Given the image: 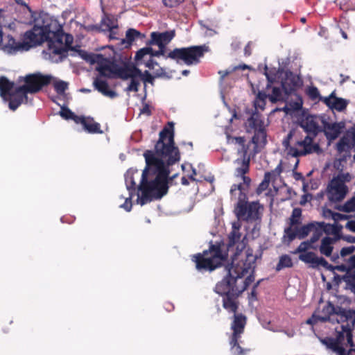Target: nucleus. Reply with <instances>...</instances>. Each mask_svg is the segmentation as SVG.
I'll return each instance as SVG.
<instances>
[{"mask_svg":"<svg viewBox=\"0 0 355 355\" xmlns=\"http://www.w3.org/2000/svg\"><path fill=\"white\" fill-rule=\"evenodd\" d=\"M159 132L154 150L144 153L146 166L138 185L137 203L142 205L161 199L168 192L169 166L178 162L180 153L174 142L173 123L168 122Z\"/></svg>","mask_w":355,"mask_h":355,"instance_id":"f257e3e1","label":"nucleus"},{"mask_svg":"<svg viewBox=\"0 0 355 355\" xmlns=\"http://www.w3.org/2000/svg\"><path fill=\"white\" fill-rule=\"evenodd\" d=\"M45 41L48 48L42 51L44 58L58 63L67 58L73 37L63 32L57 20L44 14L40 15L33 28L25 33L23 42H16L8 35L0 44V49L8 54H14L19 51H28Z\"/></svg>","mask_w":355,"mask_h":355,"instance_id":"f03ea898","label":"nucleus"},{"mask_svg":"<svg viewBox=\"0 0 355 355\" xmlns=\"http://www.w3.org/2000/svg\"><path fill=\"white\" fill-rule=\"evenodd\" d=\"M255 258L252 254L236 253L232 257L231 265L225 267L227 275L216 284L215 292L220 295H239L245 291V287L239 288L238 282L253 270Z\"/></svg>","mask_w":355,"mask_h":355,"instance_id":"7ed1b4c3","label":"nucleus"},{"mask_svg":"<svg viewBox=\"0 0 355 355\" xmlns=\"http://www.w3.org/2000/svg\"><path fill=\"white\" fill-rule=\"evenodd\" d=\"M301 126L306 133V136H305L303 140H296L293 142V145H291V142L293 141V132L290 131L282 141L285 153L287 155L293 157L313 153H319L321 151L319 145L313 143V139L320 132L319 125L312 117H310L306 118L302 122Z\"/></svg>","mask_w":355,"mask_h":355,"instance_id":"20e7f679","label":"nucleus"},{"mask_svg":"<svg viewBox=\"0 0 355 355\" xmlns=\"http://www.w3.org/2000/svg\"><path fill=\"white\" fill-rule=\"evenodd\" d=\"M243 182L233 184L230 189L232 198H236L238 202L234 208V213L239 220L254 222L261 218L259 212L262 207L258 202H248L245 191L248 189L251 182L249 177H241Z\"/></svg>","mask_w":355,"mask_h":355,"instance_id":"39448f33","label":"nucleus"},{"mask_svg":"<svg viewBox=\"0 0 355 355\" xmlns=\"http://www.w3.org/2000/svg\"><path fill=\"white\" fill-rule=\"evenodd\" d=\"M81 57L91 64H97L96 70L101 76L128 80L134 75H142L141 71L135 66H120L102 54L83 52Z\"/></svg>","mask_w":355,"mask_h":355,"instance_id":"423d86ee","label":"nucleus"},{"mask_svg":"<svg viewBox=\"0 0 355 355\" xmlns=\"http://www.w3.org/2000/svg\"><path fill=\"white\" fill-rule=\"evenodd\" d=\"M52 79L50 75H42L40 73H32L24 78V85L17 87L16 93L12 95L9 108L15 111L21 103H28V94H35L43 87L48 85Z\"/></svg>","mask_w":355,"mask_h":355,"instance_id":"0eeeda50","label":"nucleus"},{"mask_svg":"<svg viewBox=\"0 0 355 355\" xmlns=\"http://www.w3.org/2000/svg\"><path fill=\"white\" fill-rule=\"evenodd\" d=\"M209 51V47L206 44L191 46L184 48H175L171 51L166 58L175 60L178 64L196 65L200 62L205 53Z\"/></svg>","mask_w":355,"mask_h":355,"instance_id":"6e6552de","label":"nucleus"},{"mask_svg":"<svg viewBox=\"0 0 355 355\" xmlns=\"http://www.w3.org/2000/svg\"><path fill=\"white\" fill-rule=\"evenodd\" d=\"M225 257L219 245H211L208 251L193 256V261L198 270L212 271L221 265Z\"/></svg>","mask_w":355,"mask_h":355,"instance_id":"1a4fd4ad","label":"nucleus"},{"mask_svg":"<svg viewBox=\"0 0 355 355\" xmlns=\"http://www.w3.org/2000/svg\"><path fill=\"white\" fill-rule=\"evenodd\" d=\"M350 180L349 173L338 175L334 178L327 189V195L329 201L332 202H338L343 200L348 191V188L345 184V182Z\"/></svg>","mask_w":355,"mask_h":355,"instance_id":"9d476101","label":"nucleus"},{"mask_svg":"<svg viewBox=\"0 0 355 355\" xmlns=\"http://www.w3.org/2000/svg\"><path fill=\"white\" fill-rule=\"evenodd\" d=\"M246 126L248 131L253 130L254 132L252 142L256 146L266 143V132L262 116L258 111H254L247 119Z\"/></svg>","mask_w":355,"mask_h":355,"instance_id":"9b49d317","label":"nucleus"},{"mask_svg":"<svg viewBox=\"0 0 355 355\" xmlns=\"http://www.w3.org/2000/svg\"><path fill=\"white\" fill-rule=\"evenodd\" d=\"M338 316L339 319L336 318V320L338 323H342V324L340 329L336 328L337 335L334 340H336L337 343H341L348 332V329H354V327L355 311L343 309L338 314Z\"/></svg>","mask_w":355,"mask_h":355,"instance_id":"f8f14e48","label":"nucleus"},{"mask_svg":"<svg viewBox=\"0 0 355 355\" xmlns=\"http://www.w3.org/2000/svg\"><path fill=\"white\" fill-rule=\"evenodd\" d=\"M232 140L240 146L238 149V153L241 156V159H237L235 161V163L241 165L236 168L235 175L237 178L246 177L245 174L248 172L250 165V157L248 155V147L245 145V141L244 137H236Z\"/></svg>","mask_w":355,"mask_h":355,"instance_id":"ddd939ff","label":"nucleus"},{"mask_svg":"<svg viewBox=\"0 0 355 355\" xmlns=\"http://www.w3.org/2000/svg\"><path fill=\"white\" fill-rule=\"evenodd\" d=\"M138 175V170L137 168H130L125 174V183L126 189L128 191V196L125 197L121 196V198L125 199V202L120 205L121 208L124 209L126 211H130L132 209V198L136 193V182L135 180V175Z\"/></svg>","mask_w":355,"mask_h":355,"instance_id":"4468645a","label":"nucleus"},{"mask_svg":"<svg viewBox=\"0 0 355 355\" xmlns=\"http://www.w3.org/2000/svg\"><path fill=\"white\" fill-rule=\"evenodd\" d=\"M343 309H340L339 312H337L336 308L330 302H327L322 308L321 311H315L309 318L306 323L310 325H315L318 322H325L331 320V317L336 315V319L338 318V314Z\"/></svg>","mask_w":355,"mask_h":355,"instance_id":"2eb2a0df","label":"nucleus"},{"mask_svg":"<svg viewBox=\"0 0 355 355\" xmlns=\"http://www.w3.org/2000/svg\"><path fill=\"white\" fill-rule=\"evenodd\" d=\"M175 35V30L166 31L164 32H152L150 40L148 42L149 45H157L166 46Z\"/></svg>","mask_w":355,"mask_h":355,"instance_id":"dca6fc26","label":"nucleus"},{"mask_svg":"<svg viewBox=\"0 0 355 355\" xmlns=\"http://www.w3.org/2000/svg\"><path fill=\"white\" fill-rule=\"evenodd\" d=\"M300 260L306 263H310L312 268H317L320 266L325 269L333 270L334 267L329 264V263L322 257H318L314 252H309L304 254H300L299 256Z\"/></svg>","mask_w":355,"mask_h":355,"instance_id":"f3484780","label":"nucleus"},{"mask_svg":"<svg viewBox=\"0 0 355 355\" xmlns=\"http://www.w3.org/2000/svg\"><path fill=\"white\" fill-rule=\"evenodd\" d=\"M300 260L306 263H310L312 268H317L320 266L325 269L333 270L334 267L329 264V263L322 257H318L314 252H309L304 254H300L299 256Z\"/></svg>","mask_w":355,"mask_h":355,"instance_id":"a211bd4d","label":"nucleus"},{"mask_svg":"<svg viewBox=\"0 0 355 355\" xmlns=\"http://www.w3.org/2000/svg\"><path fill=\"white\" fill-rule=\"evenodd\" d=\"M320 101L323 102L331 110H335L338 112L345 110L349 103V101L336 97L335 92H332L328 96L320 97Z\"/></svg>","mask_w":355,"mask_h":355,"instance_id":"6ab92c4d","label":"nucleus"},{"mask_svg":"<svg viewBox=\"0 0 355 355\" xmlns=\"http://www.w3.org/2000/svg\"><path fill=\"white\" fill-rule=\"evenodd\" d=\"M17 88H15V83L10 81L7 78L4 76L0 78V95L4 101L8 103V105L12 95L16 93Z\"/></svg>","mask_w":355,"mask_h":355,"instance_id":"aec40b11","label":"nucleus"},{"mask_svg":"<svg viewBox=\"0 0 355 355\" xmlns=\"http://www.w3.org/2000/svg\"><path fill=\"white\" fill-rule=\"evenodd\" d=\"M320 342L328 350L336 354V355H350L352 352L351 349L346 350L341 345V343H337L336 340H334V338L325 337L320 339Z\"/></svg>","mask_w":355,"mask_h":355,"instance_id":"412c9836","label":"nucleus"},{"mask_svg":"<svg viewBox=\"0 0 355 355\" xmlns=\"http://www.w3.org/2000/svg\"><path fill=\"white\" fill-rule=\"evenodd\" d=\"M246 323V318L243 314H234V320L232 324V329L233 334V341L236 340V338H239L241 334L243 332V329Z\"/></svg>","mask_w":355,"mask_h":355,"instance_id":"4be33fe9","label":"nucleus"},{"mask_svg":"<svg viewBox=\"0 0 355 355\" xmlns=\"http://www.w3.org/2000/svg\"><path fill=\"white\" fill-rule=\"evenodd\" d=\"M94 86L96 90L110 98H114L118 96L116 92L108 89V84L107 81L103 80L101 78H96L94 80Z\"/></svg>","mask_w":355,"mask_h":355,"instance_id":"5701e85b","label":"nucleus"},{"mask_svg":"<svg viewBox=\"0 0 355 355\" xmlns=\"http://www.w3.org/2000/svg\"><path fill=\"white\" fill-rule=\"evenodd\" d=\"M341 125L337 123H324V131L329 139H336L340 134Z\"/></svg>","mask_w":355,"mask_h":355,"instance_id":"b1692460","label":"nucleus"},{"mask_svg":"<svg viewBox=\"0 0 355 355\" xmlns=\"http://www.w3.org/2000/svg\"><path fill=\"white\" fill-rule=\"evenodd\" d=\"M241 225L239 222L232 223V230L228 236V248L234 246L241 241V234L240 232Z\"/></svg>","mask_w":355,"mask_h":355,"instance_id":"393cba45","label":"nucleus"},{"mask_svg":"<svg viewBox=\"0 0 355 355\" xmlns=\"http://www.w3.org/2000/svg\"><path fill=\"white\" fill-rule=\"evenodd\" d=\"M223 296V306L224 309L228 312L235 314L238 308L236 298L239 295H225Z\"/></svg>","mask_w":355,"mask_h":355,"instance_id":"a878e982","label":"nucleus"},{"mask_svg":"<svg viewBox=\"0 0 355 355\" xmlns=\"http://www.w3.org/2000/svg\"><path fill=\"white\" fill-rule=\"evenodd\" d=\"M335 242V239L329 236H325L322 238L321 241V245L319 248L320 252L326 256L330 257L333 251V244Z\"/></svg>","mask_w":355,"mask_h":355,"instance_id":"bb28decb","label":"nucleus"},{"mask_svg":"<svg viewBox=\"0 0 355 355\" xmlns=\"http://www.w3.org/2000/svg\"><path fill=\"white\" fill-rule=\"evenodd\" d=\"M352 132H349L336 144V149L339 153L347 152L353 148Z\"/></svg>","mask_w":355,"mask_h":355,"instance_id":"cd10ccee","label":"nucleus"},{"mask_svg":"<svg viewBox=\"0 0 355 355\" xmlns=\"http://www.w3.org/2000/svg\"><path fill=\"white\" fill-rule=\"evenodd\" d=\"M324 227V223H310L309 224L302 225V227L297 228L298 239H303L306 237L309 233L314 231L315 226Z\"/></svg>","mask_w":355,"mask_h":355,"instance_id":"c85d7f7f","label":"nucleus"},{"mask_svg":"<svg viewBox=\"0 0 355 355\" xmlns=\"http://www.w3.org/2000/svg\"><path fill=\"white\" fill-rule=\"evenodd\" d=\"M84 129L89 133H102L103 131L101 130V125L98 123L94 121L92 118H87L85 123L83 125Z\"/></svg>","mask_w":355,"mask_h":355,"instance_id":"c756f323","label":"nucleus"},{"mask_svg":"<svg viewBox=\"0 0 355 355\" xmlns=\"http://www.w3.org/2000/svg\"><path fill=\"white\" fill-rule=\"evenodd\" d=\"M100 26L103 31H106L113 28H118V24L113 18L110 17L107 15L104 14L101 19Z\"/></svg>","mask_w":355,"mask_h":355,"instance_id":"7c9ffc66","label":"nucleus"},{"mask_svg":"<svg viewBox=\"0 0 355 355\" xmlns=\"http://www.w3.org/2000/svg\"><path fill=\"white\" fill-rule=\"evenodd\" d=\"M267 98H268V94H266L265 92H259L254 101V107L255 108L254 111H257L258 110H263L265 109Z\"/></svg>","mask_w":355,"mask_h":355,"instance_id":"2f4dec72","label":"nucleus"},{"mask_svg":"<svg viewBox=\"0 0 355 355\" xmlns=\"http://www.w3.org/2000/svg\"><path fill=\"white\" fill-rule=\"evenodd\" d=\"M293 266V261L291 257L288 254L282 255L279 257V262L276 266L275 270L280 271L285 268H291Z\"/></svg>","mask_w":355,"mask_h":355,"instance_id":"473e14b6","label":"nucleus"},{"mask_svg":"<svg viewBox=\"0 0 355 355\" xmlns=\"http://www.w3.org/2000/svg\"><path fill=\"white\" fill-rule=\"evenodd\" d=\"M153 52V49L150 46L144 47L141 49H139L135 55V60L136 61L137 64L139 65L142 64V59L146 55H150V53Z\"/></svg>","mask_w":355,"mask_h":355,"instance_id":"72a5a7b5","label":"nucleus"},{"mask_svg":"<svg viewBox=\"0 0 355 355\" xmlns=\"http://www.w3.org/2000/svg\"><path fill=\"white\" fill-rule=\"evenodd\" d=\"M139 37H144V35L141 34L139 31L134 28H129L126 31L125 39L128 44H131L132 42H134L135 40Z\"/></svg>","mask_w":355,"mask_h":355,"instance_id":"f704fd0d","label":"nucleus"},{"mask_svg":"<svg viewBox=\"0 0 355 355\" xmlns=\"http://www.w3.org/2000/svg\"><path fill=\"white\" fill-rule=\"evenodd\" d=\"M268 98L273 103L282 101L283 99L282 89L278 87H273L272 94H268Z\"/></svg>","mask_w":355,"mask_h":355,"instance_id":"c9c22d12","label":"nucleus"},{"mask_svg":"<svg viewBox=\"0 0 355 355\" xmlns=\"http://www.w3.org/2000/svg\"><path fill=\"white\" fill-rule=\"evenodd\" d=\"M142 75H134L132 77H131L130 83L129 85L125 89L126 92H138L139 90V85H140V80L139 78H141Z\"/></svg>","mask_w":355,"mask_h":355,"instance_id":"e433bc0d","label":"nucleus"},{"mask_svg":"<svg viewBox=\"0 0 355 355\" xmlns=\"http://www.w3.org/2000/svg\"><path fill=\"white\" fill-rule=\"evenodd\" d=\"M238 339L239 338H236V340L233 341V337L231 338L230 345L232 354V355H244L248 350L241 348L238 344Z\"/></svg>","mask_w":355,"mask_h":355,"instance_id":"4c0bfd02","label":"nucleus"},{"mask_svg":"<svg viewBox=\"0 0 355 355\" xmlns=\"http://www.w3.org/2000/svg\"><path fill=\"white\" fill-rule=\"evenodd\" d=\"M292 225L285 228L284 234V241H287L288 243H291L293 241L296 237L298 238L297 231L293 230L291 227Z\"/></svg>","mask_w":355,"mask_h":355,"instance_id":"58836bf2","label":"nucleus"},{"mask_svg":"<svg viewBox=\"0 0 355 355\" xmlns=\"http://www.w3.org/2000/svg\"><path fill=\"white\" fill-rule=\"evenodd\" d=\"M270 177H271L270 173L268 172V173H265L264 178H263V181L259 184V185L257 188L258 193H261L262 191H263L268 187L269 183L270 182Z\"/></svg>","mask_w":355,"mask_h":355,"instance_id":"ea45409f","label":"nucleus"},{"mask_svg":"<svg viewBox=\"0 0 355 355\" xmlns=\"http://www.w3.org/2000/svg\"><path fill=\"white\" fill-rule=\"evenodd\" d=\"M54 89L58 94L62 95L68 89V83L63 80L55 81L54 83Z\"/></svg>","mask_w":355,"mask_h":355,"instance_id":"a19ab883","label":"nucleus"},{"mask_svg":"<svg viewBox=\"0 0 355 355\" xmlns=\"http://www.w3.org/2000/svg\"><path fill=\"white\" fill-rule=\"evenodd\" d=\"M302 215V210L300 208H295L293 210L291 217L290 218L291 225H297L300 223V218Z\"/></svg>","mask_w":355,"mask_h":355,"instance_id":"79ce46f5","label":"nucleus"},{"mask_svg":"<svg viewBox=\"0 0 355 355\" xmlns=\"http://www.w3.org/2000/svg\"><path fill=\"white\" fill-rule=\"evenodd\" d=\"M243 277H241V279L238 282L239 288L245 287V291L249 286L250 284L252 283L254 280V276L250 273L244 280L243 279Z\"/></svg>","mask_w":355,"mask_h":355,"instance_id":"37998d69","label":"nucleus"},{"mask_svg":"<svg viewBox=\"0 0 355 355\" xmlns=\"http://www.w3.org/2000/svg\"><path fill=\"white\" fill-rule=\"evenodd\" d=\"M307 94L309 96V98L313 101H315L318 98L319 99V101H320V97H322L320 95L318 89L315 87H309L307 89Z\"/></svg>","mask_w":355,"mask_h":355,"instance_id":"c03bdc74","label":"nucleus"},{"mask_svg":"<svg viewBox=\"0 0 355 355\" xmlns=\"http://www.w3.org/2000/svg\"><path fill=\"white\" fill-rule=\"evenodd\" d=\"M259 322H261L262 327L264 329H268L272 331H278L277 328L276 327H275V325L271 323L270 320H268L261 318V317H260L259 318Z\"/></svg>","mask_w":355,"mask_h":355,"instance_id":"a18cd8bd","label":"nucleus"},{"mask_svg":"<svg viewBox=\"0 0 355 355\" xmlns=\"http://www.w3.org/2000/svg\"><path fill=\"white\" fill-rule=\"evenodd\" d=\"M313 235L311 236V239L309 240H308V241L310 242L311 245L315 243L320 239V237L321 236V235L322 234V231L321 228L318 229L316 226H315V229L314 230V231H313Z\"/></svg>","mask_w":355,"mask_h":355,"instance_id":"49530a36","label":"nucleus"},{"mask_svg":"<svg viewBox=\"0 0 355 355\" xmlns=\"http://www.w3.org/2000/svg\"><path fill=\"white\" fill-rule=\"evenodd\" d=\"M311 248H313L310 244V242L308 241L302 242L297 248L296 249L295 253L297 252H303L302 254L306 253V250Z\"/></svg>","mask_w":355,"mask_h":355,"instance_id":"de8ad7c7","label":"nucleus"},{"mask_svg":"<svg viewBox=\"0 0 355 355\" xmlns=\"http://www.w3.org/2000/svg\"><path fill=\"white\" fill-rule=\"evenodd\" d=\"M60 114L64 119L69 120L73 119L75 114L68 108L62 107Z\"/></svg>","mask_w":355,"mask_h":355,"instance_id":"09e8293b","label":"nucleus"},{"mask_svg":"<svg viewBox=\"0 0 355 355\" xmlns=\"http://www.w3.org/2000/svg\"><path fill=\"white\" fill-rule=\"evenodd\" d=\"M164 6L168 8H174L179 6L184 0H162Z\"/></svg>","mask_w":355,"mask_h":355,"instance_id":"8fccbe9b","label":"nucleus"},{"mask_svg":"<svg viewBox=\"0 0 355 355\" xmlns=\"http://www.w3.org/2000/svg\"><path fill=\"white\" fill-rule=\"evenodd\" d=\"M354 250L355 247L354 245L343 248L340 250V256L345 257L347 255L352 254L354 252Z\"/></svg>","mask_w":355,"mask_h":355,"instance_id":"3c124183","label":"nucleus"},{"mask_svg":"<svg viewBox=\"0 0 355 355\" xmlns=\"http://www.w3.org/2000/svg\"><path fill=\"white\" fill-rule=\"evenodd\" d=\"M159 50L153 51L150 53V57H159L161 55L164 56L166 52V46H158Z\"/></svg>","mask_w":355,"mask_h":355,"instance_id":"603ef678","label":"nucleus"},{"mask_svg":"<svg viewBox=\"0 0 355 355\" xmlns=\"http://www.w3.org/2000/svg\"><path fill=\"white\" fill-rule=\"evenodd\" d=\"M353 329H348V332H347V334L346 335V338H347V342L348 345L351 347L354 348L355 347V345H354V343L353 341V335H352Z\"/></svg>","mask_w":355,"mask_h":355,"instance_id":"864d4df0","label":"nucleus"},{"mask_svg":"<svg viewBox=\"0 0 355 355\" xmlns=\"http://www.w3.org/2000/svg\"><path fill=\"white\" fill-rule=\"evenodd\" d=\"M144 82L152 83L153 78L151 74L148 71H145L144 73H142V76Z\"/></svg>","mask_w":355,"mask_h":355,"instance_id":"5fc2aeb1","label":"nucleus"},{"mask_svg":"<svg viewBox=\"0 0 355 355\" xmlns=\"http://www.w3.org/2000/svg\"><path fill=\"white\" fill-rule=\"evenodd\" d=\"M218 73L220 75V85H223L225 77L227 76L230 73V71H229V70L219 71Z\"/></svg>","mask_w":355,"mask_h":355,"instance_id":"6e6d98bb","label":"nucleus"},{"mask_svg":"<svg viewBox=\"0 0 355 355\" xmlns=\"http://www.w3.org/2000/svg\"><path fill=\"white\" fill-rule=\"evenodd\" d=\"M118 28H113L112 29H109L107 30V31H109V37L110 40H117L118 37L116 36L117 35V31H116V29Z\"/></svg>","mask_w":355,"mask_h":355,"instance_id":"4d7b16f0","label":"nucleus"},{"mask_svg":"<svg viewBox=\"0 0 355 355\" xmlns=\"http://www.w3.org/2000/svg\"><path fill=\"white\" fill-rule=\"evenodd\" d=\"M155 65H157V62L153 60L151 58L146 62H145V66L150 69H154Z\"/></svg>","mask_w":355,"mask_h":355,"instance_id":"13d9d810","label":"nucleus"},{"mask_svg":"<svg viewBox=\"0 0 355 355\" xmlns=\"http://www.w3.org/2000/svg\"><path fill=\"white\" fill-rule=\"evenodd\" d=\"M87 118L84 116H78L76 114H74L73 119H71L73 121H75L76 123H80L82 125L85 123Z\"/></svg>","mask_w":355,"mask_h":355,"instance_id":"bf43d9fd","label":"nucleus"},{"mask_svg":"<svg viewBox=\"0 0 355 355\" xmlns=\"http://www.w3.org/2000/svg\"><path fill=\"white\" fill-rule=\"evenodd\" d=\"M349 284L351 286L352 290L355 293V270L353 274L351 275L350 279L349 280Z\"/></svg>","mask_w":355,"mask_h":355,"instance_id":"052dcab7","label":"nucleus"},{"mask_svg":"<svg viewBox=\"0 0 355 355\" xmlns=\"http://www.w3.org/2000/svg\"><path fill=\"white\" fill-rule=\"evenodd\" d=\"M267 70H268V67L267 66L265 67V75L267 78V80L268 81L267 85H266V89H268L270 87V85L271 83L273 82V79L272 78H271L269 74L267 72Z\"/></svg>","mask_w":355,"mask_h":355,"instance_id":"680f3d73","label":"nucleus"},{"mask_svg":"<svg viewBox=\"0 0 355 355\" xmlns=\"http://www.w3.org/2000/svg\"><path fill=\"white\" fill-rule=\"evenodd\" d=\"M250 44H251V42H248V44L245 46V49H244L245 55L247 56H249L251 55Z\"/></svg>","mask_w":355,"mask_h":355,"instance_id":"e2e57ef3","label":"nucleus"},{"mask_svg":"<svg viewBox=\"0 0 355 355\" xmlns=\"http://www.w3.org/2000/svg\"><path fill=\"white\" fill-rule=\"evenodd\" d=\"M343 238L346 241H347L349 243H355V236H345Z\"/></svg>","mask_w":355,"mask_h":355,"instance_id":"0e129e2a","label":"nucleus"},{"mask_svg":"<svg viewBox=\"0 0 355 355\" xmlns=\"http://www.w3.org/2000/svg\"><path fill=\"white\" fill-rule=\"evenodd\" d=\"M200 24L202 26L205 27L207 28V31L208 32H206V34L209 35V36H212L214 34H215V31H214L212 29H209L208 28L207 26H205L202 22H200Z\"/></svg>","mask_w":355,"mask_h":355,"instance_id":"69168bd1","label":"nucleus"},{"mask_svg":"<svg viewBox=\"0 0 355 355\" xmlns=\"http://www.w3.org/2000/svg\"><path fill=\"white\" fill-rule=\"evenodd\" d=\"M141 112L143 113V114H147L148 115H150V111L149 110L148 105H146L143 107V109L141 110Z\"/></svg>","mask_w":355,"mask_h":355,"instance_id":"338daca9","label":"nucleus"},{"mask_svg":"<svg viewBox=\"0 0 355 355\" xmlns=\"http://www.w3.org/2000/svg\"><path fill=\"white\" fill-rule=\"evenodd\" d=\"M347 226L352 231L355 232V222L354 221H350L348 222Z\"/></svg>","mask_w":355,"mask_h":355,"instance_id":"774afa93","label":"nucleus"}]
</instances>
